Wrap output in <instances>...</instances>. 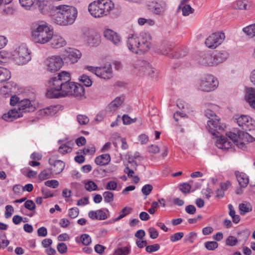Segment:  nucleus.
Here are the masks:
<instances>
[{
	"label": "nucleus",
	"instance_id": "obj_1",
	"mask_svg": "<svg viewBox=\"0 0 255 255\" xmlns=\"http://www.w3.org/2000/svg\"><path fill=\"white\" fill-rule=\"evenodd\" d=\"M71 74L62 71L51 78L49 82V89L46 96L49 98H59L68 96L78 97L85 93L84 88L80 84L71 82Z\"/></svg>",
	"mask_w": 255,
	"mask_h": 255
},
{
	"label": "nucleus",
	"instance_id": "obj_2",
	"mask_svg": "<svg viewBox=\"0 0 255 255\" xmlns=\"http://www.w3.org/2000/svg\"><path fill=\"white\" fill-rule=\"evenodd\" d=\"M227 137L221 136L216 141L217 146L223 150L229 149L232 146V142L238 148L245 150L247 148L245 142L252 141L250 135L247 132L236 128L226 133Z\"/></svg>",
	"mask_w": 255,
	"mask_h": 255
},
{
	"label": "nucleus",
	"instance_id": "obj_3",
	"mask_svg": "<svg viewBox=\"0 0 255 255\" xmlns=\"http://www.w3.org/2000/svg\"><path fill=\"white\" fill-rule=\"evenodd\" d=\"M77 15L78 11L75 7L65 4L55 6L51 14L53 21L61 26L73 24Z\"/></svg>",
	"mask_w": 255,
	"mask_h": 255
},
{
	"label": "nucleus",
	"instance_id": "obj_4",
	"mask_svg": "<svg viewBox=\"0 0 255 255\" xmlns=\"http://www.w3.org/2000/svg\"><path fill=\"white\" fill-rule=\"evenodd\" d=\"M151 36L147 32L142 31L138 35H128L127 41L128 49L136 54L144 53L151 47Z\"/></svg>",
	"mask_w": 255,
	"mask_h": 255
},
{
	"label": "nucleus",
	"instance_id": "obj_5",
	"mask_svg": "<svg viewBox=\"0 0 255 255\" xmlns=\"http://www.w3.org/2000/svg\"><path fill=\"white\" fill-rule=\"evenodd\" d=\"M53 29L43 21L34 23L31 28V37L36 43L45 44L53 37Z\"/></svg>",
	"mask_w": 255,
	"mask_h": 255
},
{
	"label": "nucleus",
	"instance_id": "obj_6",
	"mask_svg": "<svg viewBox=\"0 0 255 255\" xmlns=\"http://www.w3.org/2000/svg\"><path fill=\"white\" fill-rule=\"evenodd\" d=\"M115 4L111 0H97L91 3L88 10L95 18L107 16L114 9Z\"/></svg>",
	"mask_w": 255,
	"mask_h": 255
},
{
	"label": "nucleus",
	"instance_id": "obj_7",
	"mask_svg": "<svg viewBox=\"0 0 255 255\" xmlns=\"http://www.w3.org/2000/svg\"><path fill=\"white\" fill-rule=\"evenodd\" d=\"M218 85L219 82L217 79L210 74L201 76L196 83V87L198 90L207 92L215 90Z\"/></svg>",
	"mask_w": 255,
	"mask_h": 255
},
{
	"label": "nucleus",
	"instance_id": "obj_8",
	"mask_svg": "<svg viewBox=\"0 0 255 255\" xmlns=\"http://www.w3.org/2000/svg\"><path fill=\"white\" fill-rule=\"evenodd\" d=\"M13 59L18 65L26 64L31 59V53L25 45H21L14 51Z\"/></svg>",
	"mask_w": 255,
	"mask_h": 255
},
{
	"label": "nucleus",
	"instance_id": "obj_9",
	"mask_svg": "<svg viewBox=\"0 0 255 255\" xmlns=\"http://www.w3.org/2000/svg\"><path fill=\"white\" fill-rule=\"evenodd\" d=\"M86 69L88 71L94 73L98 77L108 80L111 79L113 77L112 69L111 65L105 67H93L87 66Z\"/></svg>",
	"mask_w": 255,
	"mask_h": 255
},
{
	"label": "nucleus",
	"instance_id": "obj_10",
	"mask_svg": "<svg viewBox=\"0 0 255 255\" xmlns=\"http://www.w3.org/2000/svg\"><path fill=\"white\" fill-rule=\"evenodd\" d=\"M147 8L155 15L162 16L167 9L166 3L162 0H152L148 1Z\"/></svg>",
	"mask_w": 255,
	"mask_h": 255
},
{
	"label": "nucleus",
	"instance_id": "obj_11",
	"mask_svg": "<svg viewBox=\"0 0 255 255\" xmlns=\"http://www.w3.org/2000/svg\"><path fill=\"white\" fill-rule=\"evenodd\" d=\"M46 69L50 72L58 71L62 66L63 61L59 56H52L48 57L44 62Z\"/></svg>",
	"mask_w": 255,
	"mask_h": 255
},
{
	"label": "nucleus",
	"instance_id": "obj_12",
	"mask_svg": "<svg viewBox=\"0 0 255 255\" xmlns=\"http://www.w3.org/2000/svg\"><path fill=\"white\" fill-rule=\"evenodd\" d=\"M134 72L139 75H149L153 76L154 73V68L149 63L144 61H137L133 65Z\"/></svg>",
	"mask_w": 255,
	"mask_h": 255
},
{
	"label": "nucleus",
	"instance_id": "obj_13",
	"mask_svg": "<svg viewBox=\"0 0 255 255\" xmlns=\"http://www.w3.org/2000/svg\"><path fill=\"white\" fill-rule=\"evenodd\" d=\"M225 38V33L215 32L210 35L205 41L206 45L209 48L214 49L221 44Z\"/></svg>",
	"mask_w": 255,
	"mask_h": 255
},
{
	"label": "nucleus",
	"instance_id": "obj_14",
	"mask_svg": "<svg viewBox=\"0 0 255 255\" xmlns=\"http://www.w3.org/2000/svg\"><path fill=\"white\" fill-rule=\"evenodd\" d=\"M225 126L221 124L219 119L217 118L211 119L207 122V128L209 131L213 135L218 136L217 133L224 129Z\"/></svg>",
	"mask_w": 255,
	"mask_h": 255
},
{
	"label": "nucleus",
	"instance_id": "obj_15",
	"mask_svg": "<svg viewBox=\"0 0 255 255\" xmlns=\"http://www.w3.org/2000/svg\"><path fill=\"white\" fill-rule=\"evenodd\" d=\"M239 127L245 130H251L255 128V122L250 117L242 115L236 119Z\"/></svg>",
	"mask_w": 255,
	"mask_h": 255
},
{
	"label": "nucleus",
	"instance_id": "obj_16",
	"mask_svg": "<svg viewBox=\"0 0 255 255\" xmlns=\"http://www.w3.org/2000/svg\"><path fill=\"white\" fill-rule=\"evenodd\" d=\"M195 61L198 64L202 66H215L213 55L210 53H201L196 57Z\"/></svg>",
	"mask_w": 255,
	"mask_h": 255
},
{
	"label": "nucleus",
	"instance_id": "obj_17",
	"mask_svg": "<svg viewBox=\"0 0 255 255\" xmlns=\"http://www.w3.org/2000/svg\"><path fill=\"white\" fill-rule=\"evenodd\" d=\"M64 56L65 60H66L67 62H69L72 63H74L77 62L78 60L81 57V53L77 49L68 48L66 50Z\"/></svg>",
	"mask_w": 255,
	"mask_h": 255
},
{
	"label": "nucleus",
	"instance_id": "obj_18",
	"mask_svg": "<svg viewBox=\"0 0 255 255\" xmlns=\"http://www.w3.org/2000/svg\"><path fill=\"white\" fill-rule=\"evenodd\" d=\"M104 35L107 39L112 41L115 45L118 46L122 42L121 36L111 29L105 30L104 32Z\"/></svg>",
	"mask_w": 255,
	"mask_h": 255
},
{
	"label": "nucleus",
	"instance_id": "obj_19",
	"mask_svg": "<svg viewBox=\"0 0 255 255\" xmlns=\"http://www.w3.org/2000/svg\"><path fill=\"white\" fill-rule=\"evenodd\" d=\"M23 113L19 110V108L15 107L8 111L7 114L2 116V119L7 121H12L14 119L22 117Z\"/></svg>",
	"mask_w": 255,
	"mask_h": 255
},
{
	"label": "nucleus",
	"instance_id": "obj_20",
	"mask_svg": "<svg viewBox=\"0 0 255 255\" xmlns=\"http://www.w3.org/2000/svg\"><path fill=\"white\" fill-rule=\"evenodd\" d=\"M17 106L22 113L33 112L35 109L31 101L27 99L21 100Z\"/></svg>",
	"mask_w": 255,
	"mask_h": 255
},
{
	"label": "nucleus",
	"instance_id": "obj_21",
	"mask_svg": "<svg viewBox=\"0 0 255 255\" xmlns=\"http://www.w3.org/2000/svg\"><path fill=\"white\" fill-rule=\"evenodd\" d=\"M142 160V158L139 155V153L137 152H135L134 155H128V163L130 164V168L136 170L137 167L139 163Z\"/></svg>",
	"mask_w": 255,
	"mask_h": 255
},
{
	"label": "nucleus",
	"instance_id": "obj_22",
	"mask_svg": "<svg viewBox=\"0 0 255 255\" xmlns=\"http://www.w3.org/2000/svg\"><path fill=\"white\" fill-rule=\"evenodd\" d=\"M125 101V96L121 95L115 99L107 107V109L110 112L115 111L122 105Z\"/></svg>",
	"mask_w": 255,
	"mask_h": 255
},
{
	"label": "nucleus",
	"instance_id": "obj_23",
	"mask_svg": "<svg viewBox=\"0 0 255 255\" xmlns=\"http://www.w3.org/2000/svg\"><path fill=\"white\" fill-rule=\"evenodd\" d=\"M85 40L91 46H97L101 42V36L99 34L93 32L86 36Z\"/></svg>",
	"mask_w": 255,
	"mask_h": 255
},
{
	"label": "nucleus",
	"instance_id": "obj_24",
	"mask_svg": "<svg viewBox=\"0 0 255 255\" xmlns=\"http://www.w3.org/2000/svg\"><path fill=\"white\" fill-rule=\"evenodd\" d=\"M235 174L241 187L242 188L246 187L249 182L248 176L245 173L240 172L238 171H235Z\"/></svg>",
	"mask_w": 255,
	"mask_h": 255
},
{
	"label": "nucleus",
	"instance_id": "obj_25",
	"mask_svg": "<svg viewBox=\"0 0 255 255\" xmlns=\"http://www.w3.org/2000/svg\"><path fill=\"white\" fill-rule=\"evenodd\" d=\"M50 40L51 46L54 48H59L66 45L65 40L60 35L53 34V37Z\"/></svg>",
	"mask_w": 255,
	"mask_h": 255
},
{
	"label": "nucleus",
	"instance_id": "obj_26",
	"mask_svg": "<svg viewBox=\"0 0 255 255\" xmlns=\"http://www.w3.org/2000/svg\"><path fill=\"white\" fill-rule=\"evenodd\" d=\"M34 5L38 7L39 10L43 14H46L48 12L49 8L45 0H33Z\"/></svg>",
	"mask_w": 255,
	"mask_h": 255
},
{
	"label": "nucleus",
	"instance_id": "obj_27",
	"mask_svg": "<svg viewBox=\"0 0 255 255\" xmlns=\"http://www.w3.org/2000/svg\"><path fill=\"white\" fill-rule=\"evenodd\" d=\"M228 55V53L226 51L219 52L213 55L215 65L225 61L227 59Z\"/></svg>",
	"mask_w": 255,
	"mask_h": 255
},
{
	"label": "nucleus",
	"instance_id": "obj_28",
	"mask_svg": "<svg viewBox=\"0 0 255 255\" xmlns=\"http://www.w3.org/2000/svg\"><path fill=\"white\" fill-rule=\"evenodd\" d=\"M111 161V157L109 154H104L97 156L95 160V163L100 166L108 164Z\"/></svg>",
	"mask_w": 255,
	"mask_h": 255
},
{
	"label": "nucleus",
	"instance_id": "obj_29",
	"mask_svg": "<svg viewBox=\"0 0 255 255\" xmlns=\"http://www.w3.org/2000/svg\"><path fill=\"white\" fill-rule=\"evenodd\" d=\"M49 163L51 165H53V171L56 174L61 173L65 167L64 162L60 160H56L53 164L50 159Z\"/></svg>",
	"mask_w": 255,
	"mask_h": 255
},
{
	"label": "nucleus",
	"instance_id": "obj_30",
	"mask_svg": "<svg viewBox=\"0 0 255 255\" xmlns=\"http://www.w3.org/2000/svg\"><path fill=\"white\" fill-rule=\"evenodd\" d=\"M61 109L60 105L51 106L44 109V113L47 116H53Z\"/></svg>",
	"mask_w": 255,
	"mask_h": 255
},
{
	"label": "nucleus",
	"instance_id": "obj_31",
	"mask_svg": "<svg viewBox=\"0 0 255 255\" xmlns=\"http://www.w3.org/2000/svg\"><path fill=\"white\" fill-rule=\"evenodd\" d=\"M73 144V143L71 142H67L66 143L63 144L59 147L58 151L63 154L70 153L72 151Z\"/></svg>",
	"mask_w": 255,
	"mask_h": 255
},
{
	"label": "nucleus",
	"instance_id": "obj_32",
	"mask_svg": "<svg viewBox=\"0 0 255 255\" xmlns=\"http://www.w3.org/2000/svg\"><path fill=\"white\" fill-rule=\"evenodd\" d=\"M248 4V0H238L233 4V7L236 9H246Z\"/></svg>",
	"mask_w": 255,
	"mask_h": 255
},
{
	"label": "nucleus",
	"instance_id": "obj_33",
	"mask_svg": "<svg viewBox=\"0 0 255 255\" xmlns=\"http://www.w3.org/2000/svg\"><path fill=\"white\" fill-rule=\"evenodd\" d=\"M239 208L241 215H245L252 211V207L250 203H241L239 205Z\"/></svg>",
	"mask_w": 255,
	"mask_h": 255
},
{
	"label": "nucleus",
	"instance_id": "obj_34",
	"mask_svg": "<svg viewBox=\"0 0 255 255\" xmlns=\"http://www.w3.org/2000/svg\"><path fill=\"white\" fill-rule=\"evenodd\" d=\"M11 77L10 72L6 68H0V82L8 80Z\"/></svg>",
	"mask_w": 255,
	"mask_h": 255
},
{
	"label": "nucleus",
	"instance_id": "obj_35",
	"mask_svg": "<svg viewBox=\"0 0 255 255\" xmlns=\"http://www.w3.org/2000/svg\"><path fill=\"white\" fill-rule=\"evenodd\" d=\"M52 172L50 169H45L41 171L38 175V180L40 181L46 180L51 177Z\"/></svg>",
	"mask_w": 255,
	"mask_h": 255
},
{
	"label": "nucleus",
	"instance_id": "obj_36",
	"mask_svg": "<svg viewBox=\"0 0 255 255\" xmlns=\"http://www.w3.org/2000/svg\"><path fill=\"white\" fill-rule=\"evenodd\" d=\"M132 209L128 207L123 208L119 213V216L113 220L114 222H117L131 213Z\"/></svg>",
	"mask_w": 255,
	"mask_h": 255
},
{
	"label": "nucleus",
	"instance_id": "obj_37",
	"mask_svg": "<svg viewBox=\"0 0 255 255\" xmlns=\"http://www.w3.org/2000/svg\"><path fill=\"white\" fill-rule=\"evenodd\" d=\"M243 31L251 38L255 37V23L244 27Z\"/></svg>",
	"mask_w": 255,
	"mask_h": 255
},
{
	"label": "nucleus",
	"instance_id": "obj_38",
	"mask_svg": "<svg viewBox=\"0 0 255 255\" xmlns=\"http://www.w3.org/2000/svg\"><path fill=\"white\" fill-rule=\"evenodd\" d=\"M247 102L250 105L255 109V90H252V91L248 94L246 97Z\"/></svg>",
	"mask_w": 255,
	"mask_h": 255
},
{
	"label": "nucleus",
	"instance_id": "obj_39",
	"mask_svg": "<svg viewBox=\"0 0 255 255\" xmlns=\"http://www.w3.org/2000/svg\"><path fill=\"white\" fill-rule=\"evenodd\" d=\"M130 249L128 247L118 248L115 251L114 255H128Z\"/></svg>",
	"mask_w": 255,
	"mask_h": 255
},
{
	"label": "nucleus",
	"instance_id": "obj_40",
	"mask_svg": "<svg viewBox=\"0 0 255 255\" xmlns=\"http://www.w3.org/2000/svg\"><path fill=\"white\" fill-rule=\"evenodd\" d=\"M179 8L182 9V14L184 16H188L190 14L193 13L194 11V9L189 4H185L183 6L182 5L180 8L178 7V9Z\"/></svg>",
	"mask_w": 255,
	"mask_h": 255
},
{
	"label": "nucleus",
	"instance_id": "obj_41",
	"mask_svg": "<svg viewBox=\"0 0 255 255\" xmlns=\"http://www.w3.org/2000/svg\"><path fill=\"white\" fill-rule=\"evenodd\" d=\"M85 188L87 191L91 192L97 190L98 187L94 181L89 180L85 183Z\"/></svg>",
	"mask_w": 255,
	"mask_h": 255
},
{
	"label": "nucleus",
	"instance_id": "obj_42",
	"mask_svg": "<svg viewBox=\"0 0 255 255\" xmlns=\"http://www.w3.org/2000/svg\"><path fill=\"white\" fill-rule=\"evenodd\" d=\"M107 212H109V210L107 209H100L97 211V220H104L107 219Z\"/></svg>",
	"mask_w": 255,
	"mask_h": 255
},
{
	"label": "nucleus",
	"instance_id": "obj_43",
	"mask_svg": "<svg viewBox=\"0 0 255 255\" xmlns=\"http://www.w3.org/2000/svg\"><path fill=\"white\" fill-rule=\"evenodd\" d=\"M79 240L82 244L85 246H88L92 242L91 238L90 236L86 234H82Z\"/></svg>",
	"mask_w": 255,
	"mask_h": 255
},
{
	"label": "nucleus",
	"instance_id": "obj_44",
	"mask_svg": "<svg viewBox=\"0 0 255 255\" xmlns=\"http://www.w3.org/2000/svg\"><path fill=\"white\" fill-rule=\"evenodd\" d=\"M191 189V185L187 183H183L179 185V190L184 194L189 193Z\"/></svg>",
	"mask_w": 255,
	"mask_h": 255
},
{
	"label": "nucleus",
	"instance_id": "obj_45",
	"mask_svg": "<svg viewBox=\"0 0 255 255\" xmlns=\"http://www.w3.org/2000/svg\"><path fill=\"white\" fill-rule=\"evenodd\" d=\"M205 248L209 251H214L218 247V244L215 241H208L204 244Z\"/></svg>",
	"mask_w": 255,
	"mask_h": 255
},
{
	"label": "nucleus",
	"instance_id": "obj_46",
	"mask_svg": "<svg viewBox=\"0 0 255 255\" xmlns=\"http://www.w3.org/2000/svg\"><path fill=\"white\" fill-rule=\"evenodd\" d=\"M103 196L106 203H111L114 200V195L111 192L105 191L103 193Z\"/></svg>",
	"mask_w": 255,
	"mask_h": 255
},
{
	"label": "nucleus",
	"instance_id": "obj_47",
	"mask_svg": "<svg viewBox=\"0 0 255 255\" xmlns=\"http://www.w3.org/2000/svg\"><path fill=\"white\" fill-rule=\"evenodd\" d=\"M19 1L21 5L26 9H29L34 3L33 0H19Z\"/></svg>",
	"mask_w": 255,
	"mask_h": 255
},
{
	"label": "nucleus",
	"instance_id": "obj_48",
	"mask_svg": "<svg viewBox=\"0 0 255 255\" xmlns=\"http://www.w3.org/2000/svg\"><path fill=\"white\" fill-rule=\"evenodd\" d=\"M79 79L80 81L86 87H90L92 85V81L87 75H82Z\"/></svg>",
	"mask_w": 255,
	"mask_h": 255
},
{
	"label": "nucleus",
	"instance_id": "obj_49",
	"mask_svg": "<svg viewBox=\"0 0 255 255\" xmlns=\"http://www.w3.org/2000/svg\"><path fill=\"white\" fill-rule=\"evenodd\" d=\"M160 249V245L158 244H155L152 245H149L146 247L145 251L147 253H152L158 251Z\"/></svg>",
	"mask_w": 255,
	"mask_h": 255
},
{
	"label": "nucleus",
	"instance_id": "obj_50",
	"mask_svg": "<svg viewBox=\"0 0 255 255\" xmlns=\"http://www.w3.org/2000/svg\"><path fill=\"white\" fill-rule=\"evenodd\" d=\"M77 120L79 124L81 125H85L87 124L89 122L88 118L87 116L83 115H78L77 117Z\"/></svg>",
	"mask_w": 255,
	"mask_h": 255
},
{
	"label": "nucleus",
	"instance_id": "obj_51",
	"mask_svg": "<svg viewBox=\"0 0 255 255\" xmlns=\"http://www.w3.org/2000/svg\"><path fill=\"white\" fill-rule=\"evenodd\" d=\"M238 241L234 236H230L226 239V244L229 246H235L237 245Z\"/></svg>",
	"mask_w": 255,
	"mask_h": 255
},
{
	"label": "nucleus",
	"instance_id": "obj_52",
	"mask_svg": "<svg viewBox=\"0 0 255 255\" xmlns=\"http://www.w3.org/2000/svg\"><path fill=\"white\" fill-rule=\"evenodd\" d=\"M184 236L183 232L176 233L170 237V240L172 242H176L181 240Z\"/></svg>",
	"mask_w": 255,
	"mask_h": 255
},
{
	"label": "nucleus",
	"instance_id": "obj_53",
	"mask_svg": "<svg viewBox=\"0 0 255 255\" xmlns=\"http://www.w3.org/2000/svg\"><path fill=\"white\" fill-rule=\"evenodd\" d=\"M12 85L9 83H6V84L0 88V92L3 95H6L9 93L11 92V87Z\"/></svg>",
	"mask_w": 255,
	"mask_h": 255
},
{
	"label": "nucleus",
	"instance_id": "obj_54",
	"mask_svg": "<svg viewBox=\"0 0 255 255\" xmlns=\"http://www.w3.org/2000/svg\"><path fill=\"white\" fill-rule=\"evenodd\" d=\"M152 189L153 187L151 185L146 184L142 187L141 192L143 195L147 196L151 193Z\"/></svg>",
	"mask_w": 255,
	"mask_h": 255
},
{
	"label": "nucleus",
	"instance_id": "obj_55",
	"mask_svg": "<svg viewBox=\"0 0 255 255\" xmlns=\"http://www.w3.org/2000/svg\"><path fill=\"white\" fill-rule=\"evenodd\" d=\"M171 49V45H164L159 49V52L163 55H166L169 54Z\"/></svg>",
	"mask_w": 255,
	"mask_h": 255
},
{
	"label": "nucleus",
	"instance_id": "obj_56",
	"mask_svg": "<svg viewBox=\"0 0 255 255\" xmlns=\"http://www.w3.org/2000/svg\"><path fill=\"white\" fill-rule=\"evenodd\" d=\"M79 211L77 207H74L70 209L68 212V216L71 218H75L79 215Z\"/></svg>",
	"mask_w": 255,
	"mask_h": 255
},
{
	"label": "nucleus",
	"instance_id": "obj_57",
	"mask_svg": "<svg viewBox=\"0 0 255 255\" xmlns=\"http://www.w3.org/2000/svg\"><path fill=\"white\" fill-rule=\"evenodd\" d=\"M24 205L25 208L30 211H33L36 208L34 202L31 200H28L26 201Z\"/></svg>",
	"mask_w": 255,
	"mask_h": 255
},
{
	"label": "nucleus",
	"instance_id": "obj_58",
	"mask_svg": "<svg viewBox=\"0 0 255 255\" xmlns=\"http://www.w3.org/2000/svg\"><path fill=\"white\" fill-rule=\"evenodd\" d=\"M197 237V234L195 232H190L185 236V240L190 243H193Z\"/></svg>",
	"mask_w": 255,
	"mask_h": 255
},
{
	"label": "nucleus",
	"instance_id": "obj_59",
	"mask_svg": "<svg viewBox=\"0 0 255 255\" xmlns=\"http://www.w3.org/2000/svg\"><path fill=\"white\" fill-rule=\"evenodd\" d=\"M14 212V209L11 205H7L5 207L4 216L5 218H10Z\"/></svg>",
	"mask_w": 255,
	"mask_h": 255
},
{
	"label": "nucleus",
	"instance_id": "obj_60",
	"mask_svg": "<svg viewBox=\"0 0 255 255\" xmlns=\"http://www.w3.org/2000/svg\"><path fill=\"white\" fill-rule=\"evenodd\" d=\"M117 188V183L111 180L107 183L106 186V189L109 190H115Z\"/></svg>",
	"mask_w": 255,
	"mask_h": 255
},
{
	"label": "nucleus",
	"instance_id": "obj_61",
	"mask_svg": "<svg viewBox=\"0 0 255 255\" xmlns=\"http://www.w3.org/2000/svg\"><path fill=\"white\" fill-rule=\"evenodd\" d=\"M44 184L47 187L56 188L59 185V182L56 180H51L45 181Z\"/></svg>",
	"mask_w": 255,
	"mask_h": 255
},
{
	"label": "nucleus",
	"instance_id": "obj_62",
	"mask_svg": "<svg viewBox=\"0 0 255 255\" xmlns=\"http://www.w3.org/2000/svg\"><path fill=\"white\" fill-rule=\"evenodd\" d=\"M150 238L152 239H155L158 236V233L156 229L153 227H150L148 230Z\"/></svg>",
	"mask_w": 255,
	"mask_h": 255
},
{
	"label": "nucleus",
	"instance_id": "obj_63",
	"mask_svg": "<svg viewBox=\"0 0 255 255\" xmlns=\"http://www.w3.org/2000/svg\"><path fill=\"white\" fill-rule=\"evenodd\" d=\"M123 121L124 125H129L134 123L136 121V119H132L128 115H124L123 116Z\"/></svg>",
	"mask_w": 255,
	"mask_h": 255
},
{
	"label": "nucleus",
	"instance_id": "obj_64",
	"mask_svg": "<svg viewBox=\"0 0 255 255\" xmlns=\"http://www.w3.org/2000/svg\"><path fill=\"white\" fill-rule=\"evenodd\" d=\"M58 251L61 254H64L67 252V247L65 243H59L57 246Z\"/></svg>",
	"mask_w": 255,
	"mask_h": 255
}]
</instances>
